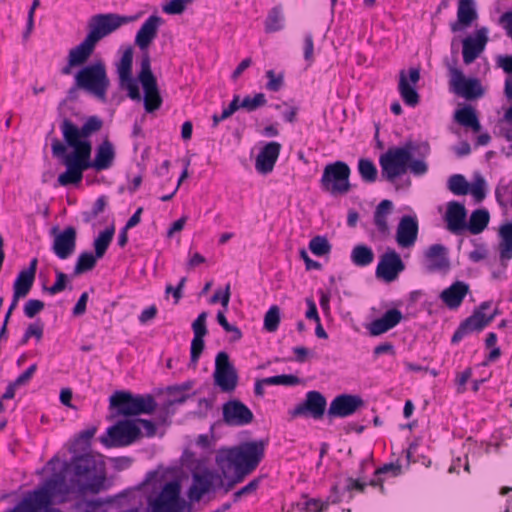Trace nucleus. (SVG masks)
<instances>
[{
  "instance_id": "nucleus-20",
  "label": "nucleus",
  "mask_w": 512,
  "mask_h": 512,
  "mask_svg": "<svg viewBox=\"0 0 512 512\" xmlns=\"http://www.w3.org/2000/svg\"><path fill=\"white\" fill-rule=\"evenodd\" d=\"M393 211V202L388 199L382 200L373 212V225L375 230L372 237L379 241L386 240L391 235L389 216Z\"/></svg>"
},
{
  "instance_id": "nucleus-7",
  "label": "nucleus",
  "mask_w": 512,
  "mask_h": 512,
  "mask_svg": "<svg viewBox=\"0 0 512 512\" xmlns=\"http://www.w3.org/2000/svg\"><path fill=\"white\" fill-rule=\"evenodd\" d=\"M191 504L181 497V485L178 481L164 484L156 495L147 498V512H191Z\"/></svg>"
},
{
  "instance_id": "nucleus-12",
  "label": "nucleus",
  "mask_w": 512,
  "mask_h": 512,
  "mask_svg": "<svg viewBox=\"0 0 512 512\" xmlns=\"http://www.w3.org/2000/svg\"><path fill=\"white\" fill-rule=\"evenodd\" d=\"M141 435V428L135 420L119 421L107 429V435L100 438L106 447L129 445Z\"/></svg>"
},
{
  "instance_id": "nucleus-11",
  "label": "nucleus",
  "mask_w": 512,
  "mask_h": 512,
  "mask_svg": "<svg viewBox=\"0 0 512 512\" xmlns=\"http://www.w3.org/2000/svg\"><path fill=\"white\" fill-rule=\"evenodd\" d=\"M139 81L144 90V107L148 113L158 110L162 105L157 81L151 71L150 57L145 54L141 60V70L139 73Z\"/></svg>"
},
{
  "instance_id": "nucleus-55",
  "label": "nucleus",
  "mask_w": 512,
  "mask_h": 512,
  "mask_svg": "<svg viewBox=\"0 0 512 512\" xmlns=\"http://www.w3.org/2000/svg\"><path fill=\"white\" fill-rule=\"evenodd\" d=\"M192 1L193 0H170L162 6V10L169 15L181 14Z\"/></svg>"
},
{
  "instance_id": "nucleus-2",
  "label": "nucleus",
  "mask_w": 512,
  "mask_h": 512,
  "mask_svg": "<svg viewBox=\"0 0 512 512\" xmlns=\"http://www.w3.org/2000/svg\"><path fill=\"white\" fill-rule=\"evenodd\" d=\"M51 149L53 156L66 167V170L59 174L57 178L61 186L80 183L84 171L90 168L96 171L107 170L112 166L115 159L113 144L107 139L97 147L94 160H91V143H83L80 149L68 153L66 146L58 139H54L51 143Z\"/></svg>"
},
{
  "instance_id": "nucleus-57",
  "label": "nucleus",
  "mask_w": 512,
  "mask_h": 512,
  "mask_svg": "<svg viewBox=\"0 0 512 512\" xmlns=\"http://www.w3.org/2000/svg\"><path fill=\"white\" fill-rule=\"evenodd\" d=\"M217 321L219 323V325L226 331V332H231L233 334L232 336V340L233 341H238L241 339L242 337V333L240 331L239 328H237L236 326L230 324L226 317H225V314L223 311H219L217 313Z\"/></svg>"
},
{
  "instance_id": "nucleus-58",
  "label": "nucleus",
  "mask_w": 512,
  "mask_h": 512,
  "mask_svg": "<svg viewBox=\"0 0 512 512\" xmlns=\"http://www.w3.org/2000/svg\"><path fill=\"white\" fill-rule=\"evenodd\" d=\"M204 337H193L190 347V361L194 365L198 363L200 355L204 349Z\"/></svg>"
},
{
  "instance_id": "nucleus-4",
  "label": "nucleus",
  "mask_w": 512,
  "mask_h": 512,
  "mask_svg": "<svg viewBox=\"0 0 512 512\" xmlns=\"http://www.w3.org/2000/svg\"><path fill=\"white\" fill-rule=\"evenodd\" d=\"M265 445L263 440L249 441L227 451L225 459L234 469L233 483L242 482L258 467L264 458Z\"/></svg>"
},
{
  "instance_id": "nucleus-42",
  "label": "nucleus",
  "mask_w": 512,
  "mask_h": 512,
  "mask_svg": "<svg viewBox=\"0 0 512 512\" xmlns=\"http://www.w3.org/2000/svg\"><path fill=\"white\" fill-rule=\"evenodd\" d=\"M192 388L191 382H184L180 385H173L167 387V393L171 397L169 400V405L174 404H183L189 398V395L186 394V391Z\"/></svg>"
},
{
  "instance_id": "nucleus-22",
  "label": "nucleus",
  "mask_w": 512,
  "mask_h": 512,
  "mask_svg": "<svg viewBox=\"0 0 512 512\" xmlns=\"http://www.w3.org/2000/svg\"><path fill=\"white\" fill-rule=\"evenodd\" d=\"M404 268L405 265L400 255L394 250H388L380 257L376 268V275L386 282H391L398 277Z\"/></svg>"
},
{
  "instance_id": "nucleus-15",
  "label": "nucleus",
  "mask_w": 512,
  "mask_h": 512,
  "mask_svg": "<svg viewBox=\"0 0 512 512\" xmlns=\"http://www.w3.org/2000/svg\"><path fill=\"white\" fill-rule=\"evenodd\" d=\"M450 85L452 91L457 95L467 99H476L484 94L480 81L476 78H465L461 70L451 68Z\"/></svg>"
},
{
  "instance_id": "nucleus-31",
  "label": "nucleus",
  "mask_w": 512,
  "mask_h": 512,
  "mask_svg": "<svg viewBox=\"0 0 512 512\" xmlns=\"http://www.w3.org/2000/svg\"><path fill=\"white\" fill-rule=\"evenodd\" d=\"M213 486V475L210 471L194 472L192 484L188 489L187 496L191 502H198L208 493Z\"/></svg>"
},
{
  "instance_id": "nucleus-17",
  "label": "nucleus",
  "mask_w": 512,
  "mask_h": 512,
  "mask_svg": "<svg viewBox=\"0 0 512 512\" xmlns=\"http://www.w3.org/2000/svg\"><path fill=\"white\" fill-rule=\"evenodd\" d=\"M326 398L319 391H308L305 400L299 403L291 412L292 416L312 417L321 419L326 409Z\"/></svg>"
},
{
  "instance_id": "nucleus-32",
  "label": "nucleus",
  "mask_w": 512,
  "mask_h": 512,
  "mask_svg": "<svg viewBox=\"0 0 512 512\" xmlns=\"http://www.w3.org/2000/svg\"><path fill=\"white\" fill-rule=\"evenodd\" d=\"M162 24V18L158 15L149 16L138 30L135 43L142 50L148 48L152 41L156 38L158 29Z\"/></svg>"
},
{
  "instance_id": "nucleus-47",
  "label": "nucleus",
  "mask_w": 512,
  "mask_h": 512,
  "mask_svg": "<svg viewBox=\"0 0 512 512\" xmlns=\"http://www.w3.org/2000/svg\"><path fill=\"white\" fill-rule=\"evenodd\" d=\"M331 248V244L324 236H315L309 242L310 251L318 257L329 254Z\"/></svg>"
},
{
  "instance_id": "nucleus-56",
  "label": "nucleus",
  "mask_w": 512,
  "mask_h": 512,
  "mask_svg": "<svg viewBox=\"0 0 512 512\" xmlns=\"http://www.w3.org/2000/svg\"><path fill=\"white\" fill-rule=\"evenodd\" d=\"M260 483H261L260 477L254 478L253 480H251L248 484H246L245 486H243L242 488H240L233 494V502L236 503L241 499V497L255 493L257 491V489L259 488Z\"/></svg>"
},
{
  "instance_id": "nucleus-54",
  "label": "nucleus",
  "mask_w": 512,
  "mask_h": 512,
  "mask_svg": "<svg viewBox=\"0 0 512 512\" xmlns=\"http://www.w3.org/2000/svg\"><path fill=\"white\" fill-rule=\"evenodd\" d=\"M107 206V198L106 196H100L96 199L94 204L92 205L89 211L83 213V218L85 222H90L95 219L99 214H101Z\"/></svg>"
},
{
  "instance_id": "nucleus-37",
  "label": "nucleus",
  "mask_w": 512,
  "mask_h": 512,
  "mask_svg": "<svg viewBox=\"0 0 512 512\" xmlns=\"http://www.w3.org/2000/svg\"><path fill=\"white\" fill-rule=\"evenodd\" d=\"M489 213L485 209H477L470 215L469 221H466V230L476 235L481 233L489 223Z\"/></svg>"
},
{
  "instance_id": "nucleus-18",
  "label": "nucleus",
  "mask_w": 512,
  "mask_h": 512,
  "mask_svg": "<svg viewBox=\"0 0 512 512\" xmlns=\"http://www.w3.org/2000/svg\"><path fill=\"white\" fill-rule=\"evenodd\" d=\"M419 80L420 71L417 68H410L408 75L404 70L399 74L398 91L403 102L410 107L419 104L420 96L415 88Z\"/></svg>"
},
{
  "instance_id": "nucleus-24",
  "label": "nucleus",
  "mask_w": 512,
  "mask_h": 512,
  "mask_svg": "<svg viewBox=\"0 0 512 512\" xmlns=\"http://www.w3.org/2000/svg\"><path fill=\"white\" fill-rule=\"evenodd\" d=\"M96 45L86 35L81 43L69 50L67 64L61 70L62 74L69 75L72 72V68L84 65L93 54Z\"/></svg>"
},
{
  "instance_id": "nucleus-16",
  "label": "nucleus",
  "mask_w": 512,
  "mask_h": 512,
  "mask_svg": "<svg viewBox=\"0 0 512 512\" xmlns=\"http://www.w3.org/2000/svg\"><path fill=\"white\" fill-rule=\"evenodd\" d=\"M223 421L228 426H245L253 420V413L248 406L237 399L225 402L222 406Z\"/></svg>"
},
{
  "instance_id": "nucleus-3",
  "label": "nucleus",
  "mask_w": 512,
  "mask_h": 512,
  "mask_svg": "<svg viewBox=\"0 0 512 512\" xmlns=\"http://www.w3.org/2000/svg\"><path fill=\"white\" fill-rule=\"evenodd\" d=\"M413 154L426 158L430 154L428 142L407 141L403 146L388 148L379 158L381 177L390 183H394L397 178L408 171V165Z\"/></svg>"
},
{
  "instance_id": "nucleus-48",
  "label": "nucleus",
  "mask_w": 512,
  "mask_h": 512,
  "mask_svg": "<svg viewBox=\"0 0 512 512\" xmlns=\"http://www.w3.org/2000/svg\"><path fill=\"white\" fill-rule=\"evenodd\" d=\"M241 108L246 110L247 112H253L260 107H263L267 103V99L265 94L257 93L253 97L245 96L242 100H240Z\"/></svg>"
},
{
  "instance_id": "nucleus-1",
  "label": "nucleus",
  "mask_w": 512,
  "mask_h": 512,
  "mask_svg": "<svg viewBox=\"0 0 512 512\" xmlns=\"http://www.w3.org/2000/svg\"><path fill=\"white\" fill-rule=\"evenodd\" d=\"M108 488L106 465L102 456L84 453L65 462L58 473H53L43 485L28 492L18 503L24 512H49L55 497L70 493L98 494Z\"/></svg>"
},
{
  "instance_id": "nucleus-49",
  "label": "nucleus",
  "mask_w": 512,
  "mask_h": 512,
  "mask_svg": "<svg viewBox=\"0 0 512 512\" xmlns=\"http://www.w3.org/2000/svg\"><path fill=\"white\" fill-rule=\"evenodd\" d=\"M280 324V309L273 305L269 308L264 316V328L268 332H275Z\"/></svg>"
},
{
  "instance_id": "nucleus-13",
  "label": "nucleus",
  "mask_w": 512,
  "mask_h": 512,
  "mask_svg": "<svg viewBox=\"0 0 512 512\" xmlns=\"http://www.w3.org/2000/svg\"><path fill=\"white\" fill-rule=\"evenodd\" d=\"M214 381L223 392H232L237 386V371L230 362L229 355L224 351L219 352L216 356Z\"/></svg>"
},
{
  "instance_id": "nucleus-26",
  "label": "nucleus",
  "mask_w": 512,
  "mask_h": 512,
  "mask_svg": "<svg viewBox=\"0 0 512 512\" xmlns=\"http://www.w3.org/2000/svg\"><path fill=\"white\" fill-rule=\"evenodd\" d=\"M467 211L465 206L458 201H450L447 204L444 220L447 229L455 234L460 235L466 230Z\"/></svg>"
},
{
  "instance_id": "nucleus-45",
  "label": "nucleus",
  "mask_w": 512,
  "mask_h": 512,
  "mask_svg": "<svg viewBox=\"0 0 512 512\" xmlns=\"http://www.w3.org/2000/svg\"><path fill=\"white\" fill-rule=\"evenodd\" d=\"M468 185L469 182L462 174H453L447 181L448 190L457 196L469 194Z\"/></svg>"
},
{
  "instance_id": "nucleus-27",
  "label": "nucleus",
  "mask_w": 512,
  "mask_h": 512,
  "mask_svg": "<svg viewBox=\"0 0 512 512\" xmlns=\"http://www.w3.org/2000/svg\"><path fill=\"white\" fill-rule=\"evenodd\" d=\"M281 144L275 141L268 142L256 157L255 169L258 173L266 175L273 171L279 157Z\"/></svg>"
},
{
  "instance_id": "nucleus-29",
  "label": "nucleus",
  "mask_w": 512,
  "mask_h": 512,
  "mask_svg": "<svg viewBox=\"0 0 512 512\" xmlns=\"http://www.w3.org/2000/svg\"><path fill=\"white\" fill-rule=\"evenodd\" d=\"M478 18L474 0H459L457 8V20L450 24L451 31L461 32L470 27Z\"/></svg>"
},
{
  "instance_id": "nucleus-33",
  "label": "nucleus",
  "mask_w": 512,
  "mask_h": 512,
  "mask_svg": "<svg viewBox=\"0 0 512 512\" xmlns=\"http://www.w3.org/2000/svg\"><path fill=\"white\" fill-rule=\"evenodd\" d=\"M125 493H119L115 496L96 499H81L75 504V512H108L110 505L116 503L119 499L125 497Z\"/></svg>"
},
{
  "instance_id": "nucleus-9",
  "label": "nucleus",
  "mask_w": 512,
  "mask_h": 512,
  "mask_svg": "<svg viewBox=\"0 0 512 512\" xmlns=\"http://www.w3.org/2000/svg\"><path fill=\"white\" fill-rule=\"evenodd\" d=\"M103 122L97 116H90L79 128L71 120L65 118L60 129L66 144L72 150L80 149L83 143H91L87 138L102 128Z\"/></svg>"
},
{
  "instance_id": "nucleus-5",
  "label": "nucleus",
  "mask_w": 512,
  "mask_h": 512,
  "mask_svg": "<svg viewBox=\"0 0 512 512\" xmlns=\"http://www.w3.org/2000/svg\"><path fill=\"white\" fill-rule=\"evenodd\" d=\"M74 80L79 89L93 95L101 102L106 101L110 81L103 61L98 60L83 66L75 74Z\"/></svg>"
},
{
  "instance_id": "nucleus-44",
  "label": "nucleus",
  "mask_w": 512,
  "mask_h": 512,
  "mask_svg": "<svg viewBox=\"0 0 512 512\" xmlns=\"http://www.w3.org/2000/svg\"><path fill=\"white\" fill-rule=\"evenodd\" d=\"M351 258L357 266H367L373 262L374 253L372 249L366 245H357L352 250Z\"/></svg>"
},
{
  "instance_id": "nucleus-46",
  "label": "nucleus",
  "mask_w": 512,
  "mask_h": 512,
  "mask_svg": "<svg viewBox=\"0 0 512 512\" xmlns=\"http://www.w3.org/2000/svg\"><path fill=\"white\" fill-rule=\"evenodd\" d=\"M358 171L364 182L373 183L377 179V168L370 159L361 158L358 162Z\"/></svg>"
},
{
  "instance_id": "nucleus-10",
  "label": "nucleus",
  "mask_w": 512,
  "mask_h": 512,
  "mask_svg": "<svg viewBox=\"0 0 512 512\" xmlns=\"http://www.w3.org/2000/svg\"><path fill=\"white\" fill-rule=\"evenodd\" d=\"M350 168L343 161H336L325 166L320 180L321 188L333 195L345 194L350 189Z\"/></svg>"
},
{
  "instance_id": "nucleus-25",
  "label": "nucleus",
  "mask_w": 512,
  "mask_h": 512,
  "mask_svg": "<svg viewBox=\"0 0 512 512\" xmlns=\"http://www.w3.org/2000/svg\"><path fill=\"white\" fill-rule=\"evenodd\" d=\"M362 405L363 400L360 396L341 394L331 401L327 414L330 418L348 417L354 414Z\"/></svg>"
},
{
  "instance_id": "nucleus-28",
  "label": "nucleus",
  "mask_w": 512,
  "mask_h": 512,
  "mask_svg": "<svg viewBox=\"0 0 512 512\" xmlns=\"http://www.w3.org/2000/svg\"><path fill=\"white\" fill-rule=\"evenodd\" d=\"M402 319L403 314L399 309L390 308L381 317L371 321L367 329L370 335L379 336L396 327Z\"/></svg>"
},
{
  "instance_id": "nucleus-50",
  "label": "nucleus",
  "mask_w": 512,
  "mask_h": 512,
  "mask_svg": "<svg viewBox=\"0 0 512 512\" xmlns=\"http://www.w3.org/2000/svg\"><path fill=\"white\" fill-rule=\"evenodd\" d=\"M469 193L473 196L476 202H481L486 196V181L478 175L474 178L472 183L468 185Z\"/></svg>"
},
{
  "instance_id": "nucleus-60",
  "label": "nucleus",
  "mask_w": 512,
  "mask_h": 512,
  "mask_svg": "<svg viewBox=\"0 0 512 512\" xmlns=\"http://www.w3.org/2000/svg\"><path fill=\"white\" fill-rule=\"evenodd\" d=\"M408 170H410V172L415 176H423L428 171V165L422 157H419L418 159H413L411 157Z\"/></svg>"
},
{
  "instance_id": "nucleus-41",
  "label": "nucleus",
  "mask_w": 512,
  "mask_h": 512,
  "mask_svg": "<svg viewBox=\"0 0 512 512\" xmlns=\"http://www.w3.org/2000/svg\"><path fill=\"white\" fill-rule=\"evenodd\" d=\"M114 236V227H108L104 231H101L99 235L94 239L95 255L100 259L105 255L112 239Z\"/></svg>"
},
{
  "instance_id": "nucleus-62",
  "label": "nucleus",
  "mask_w": 512,
  "mask_h": 512,
  "mask_svg": "<svg viewBox=\"0 0 512 512\" xmlns=\"http://www.w3.org/2000/svg\"><path fill=\"white\" fill-rule=\"evenodd\" d=\"M498 127L499 135L508 141L512 148V120H506L504 114L503 117L499 120Z\"/></svg>"
},
{
  "instance_id": "nucleus-23",
  "label": "nucleus",
  "mask_w": 512,
  "mask_h": 512,
  "mask_svg": "<svg viewBox=\"0 0 512 512\" xmlns=\"http://www.w3.org/2000/svg\"><path fill=\"white\" fill-rule=\"evenodd\" d=\"M424 266L428 272L446 273L450 269L447 247L442 244L429 246L424 253Z\"/></svg>"
},
{
  "instance_id": "nucleus-61",
  "label": "nucleus",
  "mask_w": 512,
  "mask_h": 512,
  "mask_svg": "<svg viewBox=\"0 0 512 512\" xmlns=\"http://www.w3.org/2000/svg\"><path fill=\"white\" fill-rule=\"evenodd\" d=\"M206 318H207V313L202 312L198 315V317L192 323L194 337H204L207 334Z\"/></svg>"
},
{
  "instance_id": "nucleus-63",
  "label": "nucleus",
  "mask_w": 512,
  "mask_h": 512,
  "mask_svg": "<svg viewBox=\"0 0 512 512\" xmlns=\"http://www.w3.org/2000/svg\"><path fill=\"white\" fill-rule=\"evenodd\" d=\"M266 77L268 78V82L266 84V88L268 90L277 92L281 89L283 85L282 75H276L273 70H268L266 72Z\"/></svg>"
},
{
  "instance_id": "nucleus-40",
  "label": "nucleus",
  "mask_w": 512,
  "mask_h": 512,
  "mask_svg": "<svg viewBox=\"0 0 512 512\" xmlns=\"http://www.w3.org/2000/svg\"><path fill=\"white\" fill-rule=\"evenodd\" d=\"M98 259L100 258L90 251L80 253L76 260L73 274L80 275L91 271L96 266Z\"/></svg>"
},
{
  "instance_id": "nucleus-34",
  "label": "nucleus",
  "mask_w": 512,
  "mask_h": 512,
  "mask_svg": "<svg viewBox=\"0 0 512 512\" xmlns=\"http://www.w3.org/2000/svg\"><path fill=\"white\" fill-rule=\"evenodd\" d=\"M368 485L374 487L378 486L380 485V480L376 478L367 480V477H364L361 474L356 478L347 477L341 487L342 494L349 493L351 497L353 491L363 493Z\"/></svg>"
},
{
  "instance_id": "nucleus-59",
  "label": "nucleus",
  "mask_w": 512,
  "mask_h": 512,
  "mask_svg": "<svg viewBox=\"0 0 512 512\" xmlns=\"http://www.w3.org/2000/svg\"><path fill=\"white\" fill-rule=\"evenodd\" d=\"M303 56L308 64H311L314 61V42L313 35L310 32H307L304 35Z\"/></svg>"
},
{
  "instance_id": "nucleus-51",
  "label": "nucleus",
  "mask_w": 512,
  "mask_h": 512,
  "mask_svg": "<svg viewBox=\"0 0 512 512\" xmlns=\"http://www.w3.org/2000/svg\"><path fill=\"white\" fill-rule=\"evenodd\" d=\"M132 61H133V54L131 49H127L118 64V75L119 79L121 78H128V76H132Z\"/></svg>"
},
{
  "instance_id": "nucleus-36",
  "label": "nucleus",
  "mask_w": 512,
  "mask_h": 512,
  "mask_svg": "<svg viewBox=\"0 0 512 512\" xmlns=\"http://www.w3.org/2000/svg\"><path fill=\"white\" fill-rule=\"evenodd\" d=\"M455 120L462 126L470 128L473 132H479L481 125L475 110L471 106H465L455 112Z\"/></svg>"
},
{
  "instance_id": "nucleus-38",
  "label": "nucleus",
  "mask_w": 512,
  "mask_h": 512,
  "mask_svg": "<svg viewBox=\"0 0 512 512\" xmlns=\"http://www.w3.org/2000/svg\"><path fill=\"white\" fill-rule=\"evenodd\" d=\"M37 264V258H33L29 266L19 272L14 281L13 288H31L35 279Z\"/></svg>"
},
{
  "instance_id": "nucleus-14",
  "label": "nucleus",
  "mask_w": 512,
  "mask_h": 512,
  "mask_svg": "<svg viewBox=\"0 0 512 512\" xmlns=\"http://www.w3.org/2000/svg\"><path fill=\"white\" fill-rule=\"evenodd\" d=\"M53 236L52 251L59 259L69 258L76 249L77 230L73 226H67L62 231L57 226L50 231Z\"/></svg>"
},
{
  "instance_id": "nucleus-6",
  "label": "nucleus",
  "mask_w": 512,
  "mask_h": 512,
  "mask_svg": "<svg viewBox=\"0 0 512 512\" xmlns=\"http://www.w3.org/2000/svg\"><path fill=\"white\" fill-rule=\"evenodd\" d=\"M110 408L117 415L136 416L152 414L157 403L151 394H132L129 391H116L110 396Z\"/></svg>"
},
{
  "instance_id": "nucleus-35",
  "label": "nucleus",
  "mask_w": 512,
  "mask_h": 512,
  "mask_svg": "<svg viewBox=\"0 0 512 512\" xmlns=\"http://www.w3.org/2000/svg\"><path fill=\"white\" fill-rule=\"evenodd\" d=\"M499 256L502 261L512 259V222L506 223L499 230Z\"/></svg>"
},
{
  "instance_id": "nucleus-53",
  "label": "nucleus",
  "mask_w": 512,
  "mask_h": 512,
  "mask_svg": "<svg viewBox=\"0 0 512 512\" xmlns=\"http://www.w3.org/2000/svg\"><path fill=\"white\" fill-rule=\"evenodd\" d=\"M119 81H120V87L122 89L127 90L128 96L132 100H136V101L141 100L138 82L132 76H128L127 79L121 78V79H119Z\"/></svg>"
},
{
  "instance_id": "nucleus-30",
  "label": "nucleus",
  "mask_w": 512,
  "mask_h": 512,
  "mask_svg": "<svg viewBox=\"0 0 512 512\" xmlns=\"http://www.w3.org/2000/svg\"><path fill=\"white\" fill-rule=\"evenodd\" d=\"M487 326L484 316L479 311L473 313L463 320L455 330L452 338V344H458L464 337L473 332L482 331Z\"/></svg>"
},
{
  "instance_id": "nucleus-19",
  "label": "nucleus",
  "mask_w": 512,
  "mask_h": 512,
  "mask_svg": "<svg viewBox=\"0 0 512 512\" xmlns=\"http://www.w3.org/2000/svg\"><path fill=\"white\" fill-rule=\"evenodd\" d=\"M488 42V29L481 27L462 41V56L465 64L473 63L484 51Z\"/></svg>"
},
{
  "instance_id": "nucleus-39",
  "label": "nucleus",
  "mask_w": 512,
  "mask_h": 512,
  "mask_svg": "<svg viewBox=\"0 0 512 512\" xmlns=\"http://www.w3.org/2000/svg\"><path fill=\"white\" fill-rule=\"evenodd\" d=\"M284 15L281 6L273 7L265 19V31L267 33H273L280 31L284 28Z\"/></svg>"
},
{
  "instance_id": "nucleus-21",
  "label": "nucleus",
  "mask_w": 512,
  "mask_h": 512,
  "mask_svg": "<svg viewBox=\"0 0 512 512\" xmlns=\"http://www.w3.org/2000/svg\"><path fill=\"white\" fill-rule=\"evenodd\" d=\"M419 232L416 215H404L400 218L396 229L395 240L401 248H411L415 245Z\"/></svg>"
},
{
  "instance_id": "nucleus-64",
  "label": "nucleus",
  "mask_w": 512,
  "mask_h": 512,
  "mask_svg": "<svg viewBox=\"0 0 512 512\" xmlns=\"http://www.w3.org/2000/svg\"><path fill=\"white\" fill-rule=\"evenodd\" d=\"M44 308V303L37 299H30L26 302L24 306V314L28 318H33L36 314H38Z\"/></svg>"
},
{
  "instance_id": "nucleus-8",
  "label": "nucleus",
  "mask_w": 512,
  "mask_h": 512,
  "mask_svg": "<svg viewBox=\"0 0 512 512\" xmlns=\"http://www.w3.org/2000/svg\"><path fill=\"white\" fill-rule=\"evenodd\" d=\"M137 16H124L116 13H101L93 15L88 21L87 36L96 44L121 26L131 23Z\"/></svg>"
},
{
  "instance_id": "nucleus-52",
  "label": "nucleus",
  "mask_w": 512,
  "mask_h": 512,
  "mask_svg": "<svg viewBox=\"0 0 512 512\" xmlns=\"http://www.w3.org/2000/svg\"><path fill=\"white\" fill-rule=\"evenodd\" d=\"M264 382L267 385L295 386L300 383V379L292 374H282L264 378Z\"/></svg>"
},
{
  "instance_id": "nucleus-43",
  "label": "nucleus",
  "mask_w": 512,
  "mask_h": 512,
  "mask_svg": "<svg viewBox=\"0 0 512 512\" xmlns=\"http://www.w3.org/2000/svg\"><path fill=\"white\" fill-rule=\"evenodd\" d=\"M469 290H442L439 297L449 309H457Z\"/></svg>"
}]
</instances>
